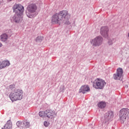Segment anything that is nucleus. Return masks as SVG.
<instances>
[{
	"mask_svg": "<svg viewBox=\"0 0 129 129\" xmlns=\"http://www.w3.org/2000/svg\"><path fill=\"white\" fill-rule=\"evenodd\" d=\"M123 71H122V69L118 68L117 69L116 74H114V79L115 80H120V79H122L123 77Z\"/></svg>",
	"mask_w": 129,
	"mask_h": 129,
	"instance_id": "423d86ee",
	"label": "nucleus"
},
{
	"mask_svg": "<svg viewBox=\"0 0 129 129\" xmlns=\"http://www.w3.org/2000/svg\"><path fill=\"white\" fill-rule=\"evenodd\" d=\"M2 46H3V44H2V43H0V48L1 47H2Z\"/></svg>",
	"mask_w": 129,
	"mask_h": 129,
	"instance_id": "bb28decb",
	"label": "nucleus"
},
{
	"mask_svg": "<svg viewBox=\"0 0 129 129\" xmlns=\"http://www.w3.org/2000/svg\"><path fill=\"white\" fill-rule=\"evenodd\" d=\"M15 85H11L9 86V88L11 90H13V89H14L15 88Z\"/></svg>",
	"mask_w": 129,
	"mask_h": 129,
	"instance_id": "5701e85b",
	"label": "nucleus"
},
{
	"mask_svg": "<svg viewBox=\"0 0 129 129\" xmlns=\"http://www.w3.org/2000/svg\"><path fill=\"white\" fill-rule=\"evenodd\" d=\"M16 124L17 125V126L18 127H21V125H22V123L21 122V121H18L17 123Z\"/></svg>",
	"mask_w": 129,
	"mask_h": 129,
	"instance_id": "4be33fe9",
	"label": "nucleus"
},
{
	"mask_svg": "<svg viewBox=\"0 0 129 129\" xmlns=\"http://www.w3.org/2000/svg\"><path fill=\"white\" fill-rule=\"evenodd\" d=\"M39 115H40V116H41V117H44V116H46V115L45 114V111L39 112Z\"/></svg>",
	"mask_w": 129,
	"mask_h": 129,
	"instance_id": "6ab92c4d",
	"label": "nucleus"
},
{
	"mask_svg": "<svg viewBox=\"0 0 129 129\" xmlns=\"http://www.w3.org/2000/svg\"><path fill=\"white\" fill-rule=\"evenodd\" d=\"M98 106L100 108H104L106 106V103L104 102H100L98 104Z\"/></svg>",
	"mask_w": 129,
	"mask_h": 129,
	"instance_id": "a211bd4d",
	"label": "nucleus"
},
{
	"mask_svg": "<svg viewBox=\"0 0 129 129\" xmlns=\"http://www.w3.org/2000/svg\"><path fill=\"white\" fill-rule=\"evenodd\" d=\"M80 90L83 93H85V92L89 91V87H88L87 85L82 86L80 88Z\"/></svg>",
	"mask_w": 129,
	"mask_h": 129,
	"instance_id": "dca6fc26",
	"label": "nucleus"
},
{
	"mask_svg": "<svg viewBox=\"0 0 129 129\" xmlns=\"http://www.w3.org/2000/svg\"><path fill=\"white\" fill-rule=\"evenodd\" d=\"M23 14H15L13 17H11V22L12 23H16V24L21 23L23 21Z\"/></svg>",
	"mask_w": 129,
	"mask_h": 129,
	"instance_id": "39448f33",
	"label": "nucleus"
},
{
	"mask_svg": "<svg viewBox=\"0 0 129 129\" xmlns=\"http://www.w3.org/2000/svg\"><path fill=\"white\" fill-rule=\"evenodd\" d=\"M59 14L61 16V18H64V19H66V18L70 17V15H69V14L68 13V11L66 10L60 11Z\"/></svg>",
	"mask_w": 129,
	"mask_h": 129,
	"instance_id": "f8f14e48",
	"label": "nucleus"
},
{
	"mask_svg": "<svg viewBox=\"0 0 129 129\" xmlns=\"http://www.w3.org/2000/svg\"><path fill=\"white\" fill-rule=\"evenodd\" d=\"M102 43V38L100 36L96 37L92 41V44L94 46H99Z\"/></svg>",
	"mask_w": 129,
	"mask_h": 129,
	"instance_id": "9d476101",
	"label": "nucleus"
},
{
	"mask_svg": "<svg viewBox=\"0 0 129 129\" xmlns=\"http://www.w3.org/2000/svg\"><path fill=\"white\" fill-rule=\"evenodd\" d=\"M0 64L3 69V68H5V67H7V66H10L11 63H10V61L8 60H4L2 62H0Z\"/></svg>",
	"mask_w": 129,
	"mask_h": 129,
	"instance_id": "2eb2a0df",
	"label": "nucleus"
},
{
	"mask_svg": "<svg viewBox=\"0 0 129 129\" xmlns=\"http://www.w3.org/2000/svg\"><path fill=\"white\" fill-rule=\"evenodd\" d=\"M108 44H109V45H111V44H112V42H110V43H109V42H108Z\"/></svg>",
	"mask_w": 129,
	"mask_h": 129,
	"instance_id": "393cba45",
	"label": "nucleus"
},
{
	"mask_svg": "<svg viewBox=\"0 0 129 129\" xmlns=\"http://www.w3.org/2000/svg\"><path fill=\"white\" fill-rule=\"evenodd\" d=\"M108 27L104 26L101 28L100 33L103 37H107L108 36Z\"/></svg>",
	"mask_w": 129,
	"mask_h": 129,
	"instance_id": "9b49d317",
	"label": "nucleus"
},
{
	"mask_svg": "<svg viewBox=\"0 0 129 129\" xmlns=\"http://www.w3.org/2000/svg\"><path fill=\"white\" fill-rule=\"evenodd\" d=\"M24 125H25L26 127H30V122H28L27 121L24 123Z\"/></svg>",
	"mask_w": 129,
	"mask_h": 129,
	"instance_id": "aec40b11",
	"label": "nucleus"
},
{
	"mask_svg": "<svg viewBox=\"0 0 129 129\" xmlns=\"http://www.w3.org/2000/svg\"><path fill=\"white\" fill-rule=\"evenodd\" d=\"M2 46H3V44H2V43H0V48L1 47H2Z\"/></svg>",
	"mask_w": 129,
	"mask_h": 129,
	"instance_id": "a878e982",
	"label": "nucleus"
},
{
	"mask_svg": "<svg viewBox=\"0 0 129 129\" xmlns=\"http://www.w3.org/2000/svg\"><path fill=\"white\" fill-rule=\"evenodd\" d=\"M9 97L12 101L21 100L23 97V90L15 89L9 95Z\"/></svg>",
	"mask_w": 129,
	"mask_h": 129,
	"instance_id": "f257e3e1",
	"label": "nucleus"
},
{
	"mask_svg": "<svg viewBox=\"0 0 129 129\" xmlns=\"http://www.w3.org/2000/svg\"><path fill=\"white\" fill-rule=\"evenodd\" d=\"M113 118V112L112 111H109L106 113L105 115V118H106L107 120H110L111 118Z\"/></svg>",
	"mask_w": 129,
	"mask_h": 129,
	"instance_id": "ddd939ff",
	"label": "nucleus"
},
{
	"mask_svg": "<svg viewBox=\"0 0 129 129\" xmlns=\"http://www.w3.org/2000/svg\"><path fill=\"white\" fill-rule=\"evenodd\" d=\"M36 42H41L42 41V37L38 36L36 39Z\"/></svg>",
	"mask_w": 129,
	"mask_h": 129,
	"instance_id": "412c9836",
	"label": "nucleus"
},
{
	"mask_svg": "<svg viewBox=\"0 0 129 129\" xmlns=\"http://www.w3.org/2000/svg\"><path fill=\"white\" fill-rule=\"evenodd\" d=\"M13 124H12V121L9 120L7 121V123L4 126V129H12ZM2 129H4L2 128Z\"/></svg>",
	"mask_w": 129,
	"mask_h": 129,
	"instance_id": "4468645a",
	"label": "nucleus"
},
{
	"mask_svg": "<svg viewBox=\"0 0 129 129\" xmlns=\"http://www.w3.org/2000/svg\"><path fill=\"white\" fill-rule=\"evenodd\" d=\"M1 40L3 42H6L8 40V35L7 34H3L1 36Z\"/></svg>",
	"mask_w": 129,
	"mask_h": 129,
	"instance_id": "f3484780",
	"label": "nucleus"
},
{
	"mask_svg": "<svg viewBox=\"0 0 129 129\" xmlns=\"http://www.w3.org/2000/svg\"><path fill=\"white\" fill-rule=\"evenodd\" d=\"M119 120L121 123H123L126 119H129V109L122 108L119 113Z\"/></svg>",
	"mask_w": 129,
	"mask_h": 129,
	"instance_id": "f03ea898",
	"label": "nucleus"
},
{
	"mask_svg": "<svg viewBox=\"0 0 129 129\" xmlns=\"http://www.w3.org/2000/svg\"><path fill=\"white\" fill-rule=\"evenodd\" d=\"M13 10L15 14L24 15L25 9L24 6L21 4H15L13 7Z\"/></svg>",
	"mask_w": 129,
	"mask_h": 129,
	"instance_id": "20e7f679",
	"label": "nucleus"
},
{
	"mask_svg": "<svg viewBox=\"0 0 129 129\" xmlns=\"http://www.w3.org/2000/svg\"><path fill=\"white\" fill-rule=\"evenodd\" d=\"M49 122H47V121H44V125L45 126H49Z\"/></svg>",
	"mask_w": 129,
	"mask_h": 129,
	"instance_id": "b1692460",
	"label": "nucleus"
},
{
	"mask_svg": "<svg viewBox=\"0 0 129 129\" xmlns=\"http://www.w3.org/2000/svg\"><path fill=\"white\" fill-rule=\"evenodd\" d=\"M62 20V16L59 13H56L53 15L51 19L52 24H58Z\"/></svg>",
	"mask_w": 129,
	"mask_h": 129,
	"instance_id": "6e6552de",
	"label": "nucleus"
},
{
	"mask_svg": "<svg viewBox=\"0 0 129 129\" xmlns=\"http://www.w3.org/2000/svg\"><path fill=\"white\" fill-rule=\"evenodd\" d=\"M95 83H96V88L99 89H102L103 87H104V85L106 84L105 82L103 80L97 79L95 80Z\"/></svg>",
	"mask_w": 129,
	"mask_h": 129,
	"instance_id": "0eeeda50",
	"label": "nucleus"
},
{
	"mask_svg": "<svg viewBox=\"0 0 129 129\" xmlns=\"http://www.w3.org/2000/svg\"><path fill=\"white\" fill-rule=\"evenodd\" d=\"M45 115L48 118H53L56 116V113L54 111L48 109L45 111Z\"/></svg>",
	"mask_w": 129,
	"mask_h": 129,
	"instance_id": "1a4fd4ad",
	"label": "nucleus"
},
{
	"mask_svg": "<svg viewBox=\"0 0 129 129\" xmlns=\"http://www.w3.org/2000/svg\"><path fill=\"white\" fill-rule=\"evenodd\" d=\"M37 9H38V7H37V5L36 4H30L27 7L28 12H26V13L27 16L28 18H33L34 17V15H32V14L36 13V12H37Z\"/></svg>",
	"mask_w": 129,
	"mask_h": 129,
	"instance_id": "7ed1b4c3",
	"label": "nucleus"
}]
</instances>
